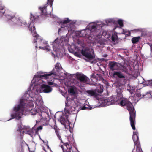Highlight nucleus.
<instances>
[{
	"instance_id": "obj_1",
	"label": "nucleus",
	"mask_w": 152,
	"mask_h": 152,
	"mask_svg": "<svg viewBox=\"0 0 152 152\" xmlns=\"http://www.w3.org/2000/svg\"><path fill=\"white\" fill-rule=\"evenodd\" d=\"M120 105L121 106L126 107L130 114L129 120L131 126L133 130H135L136 113L132 104L127 99L123 98L121 99Z\"/></svg>"
},
{
	"instance_id": "obj_2",
	"label": "nucleus",
	"mask_w": 152,
	"mask_h": 152,
	"mask_svg": "<svg viewBox=\"0 0 152 152\" xmlns=\"http://www.w3.org/2000/svg\"><path fill=\"white\" fill-rule=\"evenodd\" d=\"M55 132L57 136L61 140V142L63 143L61 146L63 152H71L72 150V145L75 142V140L72 137H70L68 138V142H63L61 137L59 134V129H58L56 128H54Z\"/></svg>"
},
{
	"instance_id": "obj_3",
	"label": "nucleus",
	"mask_w": 152,
	"mask_h": 152,
	"mask_svg": "<svg viewBox=\"0 0 152 152\" xmlns=\"http://www.w3.org/2000/svg\"><path fill=\"white\" fill-rule=\"evenodd\" d=\"M25 104L24 100L21 99L19 104L13 108V113L11 115V118L10 119L15 118L19 120L21 118V116L23 113Z\"/></svg>"
},
{
	"instance_id": "obj_4",
	"label": "nucleus",
	"mask_w": 152,
	"mask_h": 152,
	"mask_svg": "<svg viewBox=\"0 0 152 152\" xmlns=\"http://www.w3.org/2000/svg\"><path fill=\"white\" fill-rule=\"evenodd\" d=\"M81 53L83 56L87 58V61L88 62L90 60L94 59L95 58V55L92 49L88 48L82 50Z\"/></svg>"
},
{
	"instance_id": "obj_5",
	"label": "nucleus",
	"mask_w": 152,
	"mask_h": 152,
	"mask_svg": "<svg viewBox=\"0 0 152 152\" xmlns=\"http://www.w3.org/2000/svg\"><path fill=\"white\" fill-rule=\"evenodd\" d=\"M103 91V86H100L99 87V88L96 90H89L86 91V93L87 94L88 96H93L94 97H97L98 94L96 93L97 91L98 93H101Z\"/></svg>"
},
{
	"instance_id": "obj_6",
	"label": "nucleus",
	"mask_w": 152,
	"mask_h": 152,
	"mask_svg": "<svg viewBox=\"0 0 152 152\" xmlns=\"http://www.w3.org/2000/svg\"><path fill=\"white\" fill-rule=\"evenodd\" d=\"M74 104V102L73 99H72L71 101L67 100L66 102V107L65 110L67 113H69L72 112V110H74L73 109L72 110V108L75 109V108L73 107Z\"/></svg>"
},
{
	"instance_id": "obj_7",
	"label": "nucleus",
	"mask_w": 152,
	"mask_h": 152,
	"mask_svg": "<svg viewBox=\"0 0 152 152\" xmlns=\"http://www.w3.org/2000/svg\"><path fill=\"white\" fill-rule=\"evenodd\" d=\"M75 76L77 79L80 82H82L85 83H88L89 81V79L84 74L79 72L76 73Z\"/></svg>"
},
{
	"instance_id": "obj_8",
	"label": "nucleus",
	"mask_w": 152,
	"mask_h": 152,
	"mask_svg": "<svg viewBox=\"0 0 152 152\" xmlns=\"http://www.w3.org/2000/svg\"><path fill=\"white\" fill-rule=\"evenodd\" d=\"M28 27L29 28V30L32 34L33 37L35 38V39H34V43H36L37 42V41L35 40H39L40 41L42 40L41 37L37 33L36 31L35 28L34 26L31 28H30L29 26Z\"/></svg>"
},
{
	"instance_id": "obj_9",
	"label": "nucleus",
	"mask_w": 152,
	"mask_h": 152,
	"mask_svg": "<svg viewBox=\"0 0 152 152\" xmlns=\"http://www.w3.org/2000/svg\"><path fill=\"white\" fill-rule=\"evenodd\" d=\"M41 91L45 93H49L51 92L52 88L48 85L43 84L41 86Z\"/></svg>"
},
{
	"instance_id": "obj_10",
	"label": "nucleus",
	"mask_w": 152,
	"mask_h": 152,
	"mask_svg": "<svg viewBox=\"0 0 152 152\" xmlns=\"http://www.w3.org/2000/svg\"><path fill=\"white\" fill-rule=\"evenodd\" d=\"M137 134V132H134L132 138L135 145H136L137 147L140 148V145Z\"/></svg>"
},
{
	"instance_id": "obj_11",
	"label": "nucleus",
	"mask_w": 152,
	"mask_h": 152,
	"mask_svg": "<svg viewBox=\"0 0 152 152\" xmlns=\"http://www.w3.org/2000/svg\"><path fill=\"white\" fill-rule=\"evenodd\" d=\"M113 75H116L118 78L121 79L123 80V83H125L126 82L125 77L124 75L120 71L115 72L113 73Z\"/></svg>"
},
{
	"instance_id": "obj_12",
	"label": "nucleus",
	"mask_w": 152,
	"mask_h": 152,
	"mask_svg": "<svg viewBox=\"0 0 152 152\" xmlns=\"http://www.w3.org/2000/svg\"><path fill=\"white\" fill-rule=\"evenodd\" d=\"M18 24L23 27H29L30 26V24L29 23L28 25L27 23L26 22V21L24 20H22L21 19H20V18H18V20H17Z\"/></svg>"
},
{
	"instance_id": "obj_13",
	"label": "nucleus",
	"mask_w": 152,
	"mask_h": 152,
	"mask_svg": "<svg viewBox=\"0 0 152 152\" xmlns=\"http://www.w3.org/2000/svg\"><path fill=\"white\" fill-rule=\"evenodd\" d=\"M108 66L112 71L116 70L118 68L117 63L115 61H110L108 64Z\"/></svg>"
},
{
	"instance_id": "obj_14",
	"label": "nucleus",
	"mask_w": 152,
	"mask_h": 152,
	"mask_svg": "<svg viewBox=\"0 0 152 152\" xmlns=\"http://www.w3.org/2000/svg\"><path fill=\"white\" fill-rule=\"evenodd\" d=\"M41 119L40 121L43 122L47 120V119L49 117V115L48 113L45 112L41 113L40 115Z\"/></svg>"
},
{
	"instance_id": "obj_15",
	"label": "nucleus",
	"mask_w": 152,
	"mask_h": 152,
	"mask_svg": "<svg viewBox=\"0 0 152 152\" xmlns=\"http://www.w3.org/2000/svg\"><path fill=\"white\" fill-rule=\"evenodd\" d=\"M96 26H97L96 24H90L89 26V28L91 29V30L94 31H95L94 32H95V33L96 32V34L95 33V36H98L99 35V33L100 32H99L98 33L97 32L98 31H100L99 29L97 31V30L96 29Z\"/></svg>"
},
{
	"instance_id": "obj_16",
	"label": "nucleus",
	"mask_w": 152,
	"mask_h": 152,
	"mask_svg": "<svg viewBox=\"0 0 152 152\" xmlns=\"http://www.w3.org/2000/svg\"><path fill=\"white\" fill-rule=\"evenodd\" d=\"M60 121L61 124L65 125L66 124H69V121L67 117L66 118L64 116H61L60 118Z\"/></svg>"
},
{
	"instance_id": "obj_17",
	"label": "nucleus",
	"mask_w": 152,
	"mask_h": 152,
	"mask_svg": "<svg viewBox=\"0 0 152 152\" xmlns=\"http://www.w3.org/2000/svg\"><path fill=\"white\" fill-rule=\"evenodd\" d=\"M47 7V5L46 4L42 7H39V9L41 11V15H45L48 14L46 11Z\"/></svg>"
},
{
	"instance_id": "obj_18",
	"label": "nucleus",
	"mask_w": 152,
	"mask_h": 152,
	"mask_svg": "<svg viewBox=\"0 0 152 152\" xmlns=\"http://www.w3.org/2000/svg\"><path fill=\"white\" fill-rule=\"evenodd\" d=\"M56 75V72H53V71H52V72H50L49 74L40 75V78L44 77L47 79L49 78V76H51L52 75H53L54 76H55Z\"/></svg>"
},
{
	"instance_id": "obj_19",
	"label": "nucleus",
	"mask_w": 152,
	"mask_h": 152,
	"mask_svg": "<svg viewBox=\"0 0 152 152\" xmlns=\"http://www.w3.org/2000/svg\"><path fill=\"white\" fill-rule=\"evenodd\" d=\"M140 39V38L139 36L136 37H133L132 39V42L133 44H135L138 42Z\"/></svg>"
},
{
	"instance_id": "obj_20",
	"label": "nucleus",
	"mask_w": 152,
	"mask_h": 152,
	"mask_svg": "<svg viewBox=\"0 0 152 152\" xmlns=\"http://www.w3.org/2000/svg\"><path fill=\"white\" fill-rule=\"evenodd\" d=\"M55 68L57 72H59L62 69V68L59 63H57L55 65Z\"/></svg>"
},
{
	"instance_id": "obj_21",
	"label": "nucleus",
	"mask_w": 152,
	"mask_h": 152,
	"mask_svg": "<svg viewBox=\"0 0 152 152\" xmlns=\"http://www.w3.org/2000/svg\"><path fill=\"white\" fill-rule=\"evenodd\" d=\"M118 36L117 35L113 34L111 37V39L113 42H115L118 40Z\"/></svg>"
},
{
	"instance_id": "obj_22",
	"label": "nucleus",
	"mask_w": 152,
	"mask_h": 152,
	"mask_svg": "<svg viewBox=\"0 0 152 152\" xmlns=\"http://www.w3.org/2000/svg\"><path fill=\"white\" fill-rule=\"evenodd\" d=\"M121 70H122L123 72H127V67L125 65H122L121 67Z\"/></svg>"
},
{
	"instance_id": "obj_23",
	"label": "nucleus",
	"mask_w": 152,
	"mask_h": 152,
	"mask_svg": "<svg viewBox=\"0 0 152 152\" xmlns=\"http://www.w3.org/2000/svg\"><path fill=\"white\" fill-rule=\"evenodd\" d=\"M15 13H13L12 14H10L7 15V18L9 19H13L15 16Z\"/></svg>"
},
{
	"instance_id": "obj_24",
	"label": "nucleus",
	"mask_w": 152,
	"mask_h": 152,
	"mask_svg": "<svg viewBox=\"0 0 152 152\" xmlns=\"http://www.w3.org/2000/svg\"><path fill=\"white\" fill-rule=\"evenodd\" d=\"M123 33L125 35L126 37H128L130 36L131 32L129 31H123Z\"/></svg>"
},
{
	"instance_id": "obj_25",
	"label": "nucleus",
	"mask_w": 152,
	"mask_h": 152,
	"mask_svg": "<svg viewBox=\"0 0 152 152\" xmlns=\"http://www.w3.org/2000/svg\"><path fill=\"white\" fill-rule=\"evenodd\" d=\"M70 21V20L68 18H67L65 20H63V21L61 22V23L63 24H67Z\"/></svg>"
},
{
	"instance_id": "obj_26",
	"label": "nucleus",
	"mask_w": 152,
	"mask_h": 152,
	"mask_svg": "<svg viewBox=\"0 0 152 152\" xmlns=\"http://www.w3.org/2000/svg\"><path fill=\"white\" fill-rule=\"evenodd\" d=\"M118 22L121 27L123 26V21L121 19L119 20L118 21Z\"/></svg>"
},
{
	"instance_id": "obj_27",
	"label": "nucleus",
	"mask_w": 152,
	"mask_h": 152,
	"mask_svg": "<svg viewBox=\"0 0 152 152\" xmlns=\"http://www.w3.org/2000/svg\"><path fill=\"white\" fill-rule=\"evenodd\" d=\"M54 0H47V4L50 5V7H52Z\"/></svg>"
},
{
	"instance_id": "obj_28",
	"label": "nucleus",
	"mask_w": 152,
	"mask_h": 152,
	"mask_svg": "<svg viewBox=\"0 0 152 152\" xmlns=\"http://www.w3.org/2000/svg\"><path fill=\"white\" fill-rule=\"evenodd\" d=\"M32 115H35L37 112L36 110L34 109H32L30 111Z\"/></svg>"
},
{
	"instance_id": "obj_29",
	"label": "nucleus",
	"mask_w": 152,
	"mask_h": 152,
	"mask_svg": "<svg viewBox=\"0 0 152 152\" xmlns=\"http://www.w3.org/2000/svg\"><path fill=\"white\" fill-rule=\"evenodd\" d=\"M32 130L31 129H29L26 131L25 133L26 134H28L29 135H31V134L32 133Z\"/></svg>"
},
{
	"instance_id": "obj_30",
	"label": "nucleus",
	"mask_w": 152,
	"mask_h": 152,
	"mask_svg": "<svg viewBox=\"0 0 152 152\" xmlns=\"http://www.w3.org/2000/svg\"><path fill=\"white\" fill-rule=\"evenodd\" d=\"M69 92L70 93L75 94V92L74 89L73 88H70L69 90Z\"/></svg>"
},
{
	"instance_id": "obj_31",
	"label": "nucleus",
	"mask_w": 152,
	"mask_h": 152,
	"mask_svg": "<svg viewBox=\"0 0 152 152\" xmlns=\"http://www.w3.org/2000/svg\"><path fill=\"white\" fill-rule=\"evenodd\" d=\"M30 18L32 22H34L35 19H36V18L34 16L32 15H31Z\"/></svg>"
},
{
	"instance_id": "obj_32",
	"label": "nucleus",
	"mask_w": 152,
	"mask_h": 152,
	"mask_svg": "<svg viewBox=\"0 0 152 152\" xmlns=\"http://www.w3.org/2000/svg\"><path fill=\"white\" fill-rule=\"evenodd\" d=\"M42 127L41 126H39L37 128V129L35 131V132L36 134H37L38 131L40 130H42Z\"/></svg>"
},
{
	"instance_id": "obj_33",
	"label": "nucleus",
	"mask_w": 152,
	"mask_h": 152,
	"mask_svg": "<svg viewBox=\"0 0 152 152\" xmlns=\"http://www.w3.org/2000/svg\"><path fill=\"white\" fill-rule=\"evenodd\" d=\"M104 102L106 103V104L107 105H110L111 104V102H108V100L107 99H105L104 100Z\"/></svg>"
},
{
	"instance_id": "obj_34",
	"label": "nucleus",
	"mask_w": 152,
	"mask_h": 152,
	"mask_svg": "<svg viewBox=\"0 0 152 152\" xmlns=\"http://www.w3.org/2000/svg\"><path fill=\"white\" fill-rule=\"evenodd\" d=\"M5 11L3 10L0 9V15H3Z\"/></svg>"
},
{
	"instance_id": "obj_35",
	"label": "nucleus",
	"mask_w": 152,
	"mask_h": 152,
	"mask_svg": "<svg viewBox=\"0 0 152 152\" xmlns=\"http://www.w3.org/2000/svg\"><path fill=\"white\" fill-rule=\"evenodd\" d=\"M136 96L138 97H141V95L140 93L137 92L136 94Z\"/></svg>"
},
{
	"instance_id": "obj_36",
	"label": "nucleus",
	"mask_w": 152,
	"mask_h": 152,
	"mask_svg": "<svg viewBox=\"0 0 152 152\" xmlns=\"http://www.w3.org/2000/svg\"><path fill=\"white\" fill-rule=\"evenodd\" d=\"M119 98L118 97V96H116V97H115L114 99V101L115 102H117Z\"/></svg>"
},
{
	"instance_id": "obj_37",
	"label": "nucleus",
	"mask_w": 152,
	"mask_h": 152,
	"mask_svg": "<svg viewBox=\"0 0 152 152\" xmlns=\"http://www.w3.org/2000/svg\"><path fill=\"white\" fill-rule=\"evenodd\" d=\"M19 129L20 130V134H22L23 135L25 133L24 131H22V130H21L20 129V128Z\"/></svg>"
},
{
	"instance_id": "obj_38",
	"label": "nucleus",
	"mask_w": 152,
	"mask_h": 152,
	"mask_svg": "<svg viewBox=\"0 0 152 152\" xmlns=\"http://www.w3.org/2000/svg\"><path fill=\"white\" fill-rule=\"evenodd\" d=\"M148 83L150 86L152 87V80L149 81Z\"/></svg>"
},
{
	"instance_id": "obj_39",
	"label": "nucleus",
	"mask_w": 152,
	"mask_h": 152,
	"mask_svg": "<svg viewBox=\"0 0 152 152\" xmlns=\"http://www.w3.org/2000/svg\"><path fill=\"white\" fill-rule=\"evenodd\" d=\"M53 83H54L52 82H48V84L50 85H53Z\"/></svg>"
},
{
	"instance_id": "obj_40",
	"label": "nucleus",
	"mask_w": 152,
	"mask_h": 152,
	"mask_svg": "<svg viewBox=\"0 0 152 152\" xmlns=\"http://www.w3.org/2000/svg\"><path fill=\"white\" fill-rule=\"evenodd\" d=\"M86 109V107L85 106H83L81 108V109L83 110H84Z\"/></svg>"
},
{
	"instance_id": "obj_41",
	"label": "nucleus",
	"mask_w": 152,
	"mask_h": 152,
	"mask_svg": "<svg viewBox=\"0 0 152 152\" xmlns=\"http://www.w3.org/2000/svg\"><path fill=\"white\" fill-rule=\"evenodd\" d=\"M63 28L62 27H61V28H59L58 30V34H59V33L61 32V28Z\"/></svg>"
},
{
	"instance_id": "obj_42",
	"label": "nucleus",
	"mask_w": 152,
	"mask_h": 152,
	"mask_svg": "<svg viewBox=\"0 0 152 152\" xmlns=\"http://www.w3.org/2000/svg\"><path fill=\"white\" fill-rule=\"evenodd\" d=\"M58 38H56L55 40L53 42V43H57V41L58 40Z\"/></svg>"
},
{
	"instance_id": "obj_43",
	"label": "nucleus",
	"mask_w": 152,
	"mask_h": 152,
	"mask_svg": "<svg viewBox=\"0 0 152 152\" xmlns=\"http://www.w3.org/2000/svg\"><path fill=\"white\" fill-rule=\"evenodd\" d=\"M150 49H151V52H152V45L151 44L150 45Z\"/></svg>"
},
{
	"instance_id": "obj_44",
	"label": "nucleus",
	"mask_w": 152,
	"mask_h": 152,
	"mask_svg": "<svg viewBox=\"0 0 152 152\" xmlns=\"http://www.w3.org/2000/svg\"><path fill=\"white\" fill-rule=\"evenodd\" d=\"M107 56V54H105L103 56L105 57H106Z\"/></svg>"
},
{
	"instance_id": "obj_45",
	"label": "nucleus",
	"mask_w": 152,
	"mask_h": 152,
	"mask_svg": "<svg viewBox=\"0 0 152 152\" xmlns=\"http://www.w3.org/2000/svg\"><path fill=\"white\" fill-rule=\"evenodd\" d=\"M86 33H85L84 35H82V36L83 37L85 36H86Z\"/></svg>"
},
{
	"instance_id": "obj_46",
	"label": "nucleus",
	"mask_w": 152,
	"mask_h": 152,
	"mask_svg": "<svg viewBox=\"0 0 152 152\" xmlns=\"http://www.w3.org/2000/svg\"><path fill=\"white\" fill-rule=\"evenodd\" d=\"M149 94L151 95V94L147 92L146 94Z\"/></svg>"
},
{
	"instance_id": "obj_47",
	"label": "nucleus",
	"mask_w": 152,
	"mask_h": 152,
	"mask_svg": "<svg viewBox=\"0 0 152 152\" xmlns=\"http://www.w3.org/2000/svg\"><path fill=\"white\" fill-rule=\"evenodd\" d=\"M39 48L40 49H43V47H42L39 46Z\"/></svg>"
},
{
	"instance_id": "obj_48",
	"label": "nucleus",
	"mask_w": 152,
	"mask_h": 152,
	"mask_svg": "<svg viewBox=\"0 0 152 152\" xmlns=\"http://www.w3.org/2000/svg\"><path fill=\"white\" fill-rule=\"evenodd\" d=\"M39 81H40V82H41V81H42V80H39Z\"/></svg>"
},
{
	"instance_id": "obj_49",
	"label": "nucleus",
	"mask_w": 152,
	"mask_h": 152,
	"mask_svg": "<svg viewBox=\"0 0 152 152\" xmlns=\"http://www.w3.org/2000/svg\"><path fill=\"white\" fill-rule=\"evenodd\" d=\"M82 31H84L85 32V30H83V31H82L81 32H82Z\"/></svg>"
},
{
	"instance_id": "obj_50",
	"label": "nucleus",
	"mask_w": 152,
	"mask_h": 152,
	"mask_svg": "<svg viewBox=\"0 0 152 152\" xmlns=\"http://www.w3.org/2000/svg\"><path fill=\"white\" fill-rule=\"evenodd\" d=\"M35 47H36V48H37V46H35Z\"/></svg>"
},
{
	"instance_id": "obj_51",
	"label": "nucleus",
	"mask_w": 152,
	"mask_h": 152,
	"mask_svg": "<svg viewBox=\"0 0 152 152\" xmlns=\"http://www.w3.org/2000/svg\"><path fill=\"white\" fill-rule=\"evenodd\" d=\"M146 95H143V96H145Z\"/></svg>"
},
{
	"instance_id": "obj_52",
	"label": "nucleus",
	"mask_w": 152,
	"mask_h": 152,
	"mask_svg": "<svg viewBox=\"0 0 152 152\" xmlns=\"http://www.w3.org/2000/svg\"><path fill=\"white\" fill-rule=\"evenodd\" d=\"M34 152V151H33V152Z\"/></svg>"
}]
</instances>
